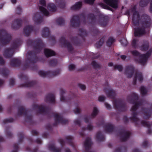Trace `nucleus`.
Wrapping results in <instances>:
<instances>
[{"label":"nucleus","instance_id":"nucleus-1","mask_svg":"<svg viewBox=\"0 0 152 152\" xmlns=\"http://www.w3.org/2000/svg\"><path fill=\"white\" fill-rule=\"evenodd\" d=\"M33 107L36 110L37 113L44 114L49 115L52 114L55 119V122L53 124V126H56L58 123L65 124L68 122V121L64 119L63 116L57 113L53 112L50 108L48 107L43 106V105H33Z\"/></svg>","mask_w":152,"mask_h":152},{"label":"nucleus","instance_id":"nucleus-2","mask_svg":"<svg viewBox=\"0 0 152 152\" xmlns=\"http://www.w3.org/2000/svg\"><path fill=\"white\" fill-rule=\"evenodd\" d=\"M143 105H133L130 110L132 111V116L130 117V120L135 123V125L137 126V122L138 121L139 119L138 118L137 116V114L140 112H142L145 115V118L146 119H148L151 116L152 113V105L150 108H145L142 106Z\"/></svg>","mask_w":152,"mask_h":152},{"label":"nucleus","instance_id":"nucleus-3","mask_svg":"<svg viewBox=\"0 0 152 152\" xmlns=\"http://www.w3.org/2000/svg\"><path fill=\"white\" fill-rule=\"evenodd\" d=\"M29 112V111L28 109H26L23 106L19 105L18 107L17 115L20 116L22 115H24L26 117L25 121L29 123L30 124H34V121L32 119L33 116L31 115H28Z\"/></svg>","mask_w":152,"mask_h":152},{"label":"nucleus","instance_id":"nucleus-4","mask_svg":"<svg viewBox=\"0 0 152 152\" xmlns=\"http://www.w3.org/2000/svg\"><path fill=\"white\" fill-rule=\"evenodd\" d=\"M118 134L120 137V140L121 142H125L129 138L131 133L129 132L126 131L124 129H122L119 132Z\"/></svg>","mask_w":152,"mask_h":152},{"label":"nucleus","instance_id":"nucleus-5","mask_svg":"<svg viewBox=\"0 0 152 152\" xmlns=\"http://www.w3.org/2000/svg\"><path fill=\"white\" fill-rule=\"evenodd\" d=\"M92 144L91 138L89 137H87L84 142L85 152H95L94 151H91L90 149Z\"/></svg>","mask_w":152,"mask_h":152},{"label":"nucleus","instance_id":"nucleus-6","mask_svg":"<svg viewBox=\"0 0 152 152\" xmlns=\"http://www.w3.org/2000/svg\"><path fill=\"white\" fill-rule=\"evenodd\" d=\"M151 53V50H149L145 55H142L139 58V62L141 64H145L147 61L148 57L150 55Z\"/></svg>","mask_w":152,"mask_h":152},{"label":"nucleus","instance_id":"nucleus-7","mask_svg":"<svg viewBox=\"0 0 152 152\" xmlns=\"http://www.w3.org/2000/svg\"><path fill=\"white\" fill-rule=\"evenodd\" d=\"M107 4L114 8H116L118 6V0H103Z\"/></svg>","mask_w":152,"mask_h":152},{"label":"nucleus","instance_id":"nucleus-8","mask_svg":"<svg viewBox=\"0 0 152 152\" xmlns=\"http://www.w3.org/2000/svg\"><path fill=\"white\" fill-rule=\"evenodd\" d=\"M141 124L144 126H146L148 128V130L147 131V133L148 134H150L152 133V130L151 126L152 125V122L150 123L149 122H147L144 120H142L141 122Z\"/></svg>","mask_w":152,"mask_h":152},{"label":"nucleus","instance_id":"nucleus-9","mask_svg":"<svg viewBox=\"0 0 152 152\" xmlns=\"http://www.w3.org/2000/svg\"><path fill=\"white\" fill-rule=\"evenodd\" d=\"M104 129L106 133H111L114 131L115 127L112 124H106L104 127Z\"/></svg>","mask_w":152,"mask_h":152},{"label":"nucleus","instance_id":"nucleus-10","mask_svg":"<svg viewBox=\"0 0 152 152\" xmlns=\"http://www.w3.org/2000/svg\"><path fill=\"white\" fill-rule=\"evenodd\" d=\"M135 28L134 35L135 36H140L144 34L145 33L144 28L143 27L141 28L140 26L139 27Z\"/></svg>","mask_w":152,"mask_h":152},{"label":"nucleus","instance_id":"nucleus-11","mask_svg":"<svg viewBox=\"0 0 152 152\" xmlns=\"http://www.w3.org/2000/svg\"><path fill=\"white\" fill-rule=\"evenodd\" d=\"M104 91L107 96L110 98H113L115 94L114 91L109 88H104Z\"/></svg>","mask_w":152,"mask_h":152},{"label":"nucleus","instance_id":"nucleus-12","mask_svg":"<svg viewBox=\"0 0 152 152\" xmlns=\"http://www.w3.org/2000/svg\"><path fill=\"white\" fill-rule=\"evenodd\" d=\"M114 107L120 112H124L127 109V105H113Z\"/></svg>","mask_w":152,"mask_h":152},{"label":"nucleus","instance_id":"nucleus-13","mask_svg":"<svg viewBox=\"0 0 152 152\" xmlns=\"http://www.w3.org/2000/svg\"><path fill=\"white\" fill-rule=\"evenodd\" d=\"M45 101L46 102H55V95L53 94H49L47 95L45 98Z\"/></svg>","mask_w":152,"mask_h":152},{"label":"nucleus","instance_id":"nucleus-14","mask_svg":"<svg viewBox=\"0 0 152 152\" xmlns=\"http://www.w3.org/2000/svg\"><path fill=\"white\" fill-rule=\"evenodd\" d=\"M66 139L67 143L75 149H76V146L73 142V137L71 136H67Z\"/></svg>","mask_w":152,"mask_h":152},{"label":"nucleus","instance_id":"nucleus-15","mask_svg":"<svg viewBox=\"0 0 152 152\" xmlns=\"http://www.w3.org/2000/svg\"><path fill=\"white\" fill-rule=\"evenodd\" d=\"M96 137V140L98 141H102L105 140L104 135L101 131H99L97 132Z\"/></svg>","mask_w":152,"mask_h":152},{"label":"nucleus","instance_id":"nucleus-16","mask_svg":"<svg viewBox=\"0 0 152 152\" xmlns=\"http://www.w3.org/2000/svg\"><path fill=\"white\" fill-rule=\"evenodd\" d=\"M48 148L49 150L53 152H61V149L59 148H56L55 145L50 144L49 145Z\"/></svg>","mask_w":152,"mask_h":152},{"label":"nucleus","instance_id":"nucleus-17","mask_svg":"<svg viewBox=\"0 0 152 152\" xmlns=\"http://www.w3.org/2000/svg\"><path fill=\"white\" fill-rule=\"evenodd\" d=\"M65 93V90L63 89L61 90L60 100L61 102H65L68 101V99L63 96V94Z\"/></svg>","mask_w":152,"mask_h":152},{"label":"nucleus","instance_id":"nucleus-18","mask_svg":"<svg viewBox=\"0 0 152 152\" xmlns=\"http://www.w3.org/2000/svg\"><path fill=\"white\" fill-rule=\"evenodd\" d=\"M44 53L47 57L53 56L55 55V52L51 50L45 49L44 50Z\"/></svg>","mask_w":152,"mask_h":152},{"label":"nucleus","instance_id":"nucleus-19","mask_svg":"<svg viewBox=\"0 0 152 152\" xmlns=\"http://www.w3.org/2000/svg\"><path fill=\"white\" fill-rule=\"evenodd\" d=\"M11 128V126H6L5 128V134L6 136L9 137H11L12 136V134L10 131Z\"/></svg>","mask_w":152,"mask_h":152},{"label":"nucleus","instance_id":"nucleus-20","mask_svg":"<svg viewBox=\"0 0 152 152\" xmlns=\"http://www.w3.org/2000/svg\"><path fill=\"white\" fill-rule=\"evenodd\" d=\"M139 15L138 13L137 12H134L133 13V16L132 18V20L134 25H136L135 23V21L138 20Z\"/></svg>","mask_w":152,"mask_h":152},{"label":"nucleus","instance_id":"nucleus-21","mask_svg":"<svg viewBox=\"0 0 152 152\" xmlns=\"http://www.w3.org/2000/svg\"><path fill=\"white\" fill-rule=\"evenodd\" d=\"M126 151L127 148L126 147L121 146L117 148L114 152H126Z\"/></svg>","mask_w":152,"mask_h":152},{"label":"nucleus","instance_id":"nucleus-22","mask_svg":"<svg viewBox=\"0 0 152 152\" xmlns=\"http://www.w3.org/2000/svg\"><path fill=\"white\" fill-rule=\"evenodd\" d=\"M143 79V77L141 74L140 73H137L134 78V80L136 81L138 80L139 81H141Z\"/></svg>","mask_w":152,"mask_h":152},{"label":"nucleus","instance_id":"nucleus-23","mask_svg":"<svg viewBox=\"0 0 152 152\" xmlns=\"http://www.w3.org/2000/svg\"><path fill=\"white\" fill-rule=\"evenodd\" d=\"M24 134L23 132H19L18 134V143L20 144L21 143L24 138Z\"/></svg>","mask_w":152,"mask_h":152},{"label":"nucleus","instance_id":"nucleus-24","mask_svg":"<svg viewBox=\"0 0 152 152\" xmlns=\"http://www.w3.org/2000/svg\"><path fill=\"white\" fill-rule=\"evenodd\" d=\"M82 5V3L81 2L76 3L75 5L72 6L71 7L72 10H75L80 8Z\"/></svg>","mask_w":152,"mask_h":152},{"label":"nucleus","instance_id":"nucleus-25","mask_svg":"<svg viewBox=\"0 0 152 152\" xmlns=\"http://www.w3.org/2000/svg\"><path fill=\"white\" fill-rule=\"evenodd\" d=\"M32 30V27L30 26H27L25 27L24 28V31L25 33L28 35Z\"/></svg>","mask_w":152,"mask_h":152},{"label":"nucleus","instance_id":"nucleus-26","mask_svg":"<svg viewBox=\"0 0 152 152\" xmlns=\"http://www.w3.org/2000/svg\"><path fill=\"white\" fill-rule=\"evenodd\" d=\"M98 112L99 111L97 108L96 107H94L93 112L91 115V118H93L95 117L98 114Z\"/></svg>","mask_w":152,"mask_h":152},{"label":"nucleus","instance_id":"nucleus-27","mask_svg":"<svg viewBox=\"0 0 152 152\" xmlns=\"http://www.w3.org/2000/svg\"><path fill=\"white\" fill-rule=\"evenodd\" d=\"M48 8L52 12H54L56 10V6L53 3H51L48 4Z\"/></svg>","mask_w":152,"mask_h":152},{"label":"nucleus","instance_id":"nucleus-28","mask_svg":"<svg viewBox=\"0 0 152 152\" xmlns=\"http://www.w3.org/2000/svg\"><path fill=\"white\" fill-rule=\"evenodd\" d=\"M77 18V16H74L72 17L70 20V24L73 26H75L76 23V20Z\"/></svg>","mask_w":152,"mask_h":152},{"label":"nucleus","instance_id":"nucleus-29","mask_svg":"<svg viewBox=\"0 0 152 152\" xmlns=\"http://www.w3.org/2000/svg\"><path fill=\"white\" fill-rule=\"evenodd\" d=\"M39 9L45 15L47 16L49 15V12L44 7L42 6L40 7Z\"/></svg>","mask_w":152,"mask_h":152},{"label":"nucleus","instance_id":"nucleus-30","mask_svg":"<svg viewBox=\"0 0 152 152\" xmlns=\"http://www.w3.org/2000/svg\"><path fill=\"white\" fill-rule=\"evenodd\" d=\"M140 92L142 95H145L147 94V91L145 87L142 86L140 88Z\"/></svg>","mask_w":152,"mask_h":152},{"label":"nucleus","instance_id":"nucleus-31","mask_svg":"<svg viewBox=\"0 0 152 152\" xmlns=\"http://www.w3.org/2000/svg\"><path fill=\"white\" fill-rule=\"evenodd\" d=\"M14 119L13 118H7L3 121V123L5 124L7 123H11L13 122Z\"/></svg>","mask_w":152,"mask_h":152},{"label":"nucleus","instance_id":"nucleus-32","mask_svg":"<svg viewBox=\"0 0 152 152\" xmlns=\"http://www.w3.org/2000/svg\"><path fill=\"white\" fill-rule=\"evenodd\" d=\"M114 39L113 38H110L107 42V45L108 46H110L113 42Z\"/></svg>","mask_w":152,"mask_h":152},{"label":"nucleus","instance_id":"nucleus-33","mask_svg":"<svg viewBox=\"0 0 152 152\" xmlns=\"http://www.w3.org/2000/svg\"><path fill=\"white\" fill-rule=\"evenodd\" d=\"M106 99L105 96L103 95L99 96L98 98V100L99 102H103Z\"/></svg>","mask_w":152,"mask_h":152},{"label":"nucleus","instance_id":"nucleus-34","mask_svg":"<svg viewBox=\"0 0 152 152\" xmlns=\"http://www.w3.org/2000/svg\"><path fill=\"white\" fill-rule=\"evenodd\" d=\"M13 148L14 150L12 151V152H18L19 149L18 144H14Z\"/></svg>","mask_w":152,"mask_h":152},{"label":"nucleus","instance_id":"nucleus-35","mask_svg":"<svg viewBox=\"0 0 152 152\" xmlns=\"http://www.w3.org/2000/svg\"><path fill=\"white\" fill-rule=\"evenodd\" d=\"M59 142L60 143L61 147L62 148L65 144L64 140L61 138L59 139L58 140Z\"/></svg>","mask_w":152,"mask_h":152},{"label":"nucleus","instance_id":"nucleus-36","mask_svg":"<svg viewBox=\"0 0 152 152\" xmlns=\"http://www.w3.org/2000/svg\"><path fill=\"white\" fill-rule=\"evenodd\" d=\"M148 45L147 43L145 45H143L141 48V49L142 51H145L148 48Z\"/></svg>","mask_w":152,"mask_h":152},{"label":"nucleus","instance_id":"nucleus-37","mask_svg":"<svg viewBox=\"0 0 152 152\" xmlns=\"http://www.w3.org/2000/svg\"><path fill=\"white\" fill-rule=\"evenodd\" d=\"M93 128V127L91 125H88L87 127H83L82 128V130H85L86 129H87L88 130H91Z\"/></svg>","mask_w":152,"mask_h":152},{"label":"nucleus","instance_id":"nucleus-38","mask_svg":"<svg viewBox=\"0 0 152 152\" xmlns=\"http://www.w3.org/2000/svg\"><path fill=\"white\" fill-rule=\"evenodd\" d=\"M121 44L123 46H126L127 44V40L125 38H123L120 42Z\"/></svg>","mask_w":152,"mask_h":152},{"label":"nucleus","instance_id":"nucleus-39","mask_svg":"<svg viewBox=\"0 0 152 152\" xmlns=\"http://www.w3.org/2000/svg\"><path fill=\"white\" fill-rule=\"evenodd\" d=\"M114 68L117 69L119 71H121L122 69V67L121 65H116L114 66Z\"/></svg>","mask_w":152,"mask_h":152},{"label":"nucleus","instance_id":"nucleus-40","mask_svg":"<svg viewBox=\"0 0 152 152\" xmlns=\"http://www.w3.org/2000/svg\"><path fill=\"white\" fill-rule=\"evenodd\" d=\"M74 112L75 114H78L80 113L81 112L80 109L79 108L77 107L74 110Z\"/></svg>","mask_w":152,"mask_h":152},{"label":"nucleus","instance_id":"nucleus-41","mask_svg":"<svg viewBox=\"0 0 152 152\" xmlns=\"http://www.w3.org/2000/svg\"><path fill=\"white\" fill-rule=\"evenodd\" d=\"M123 120L125 124H126L129 122V119L127 116L125 115L124 116Z\"/></svg>","mask_w":152,"mask_h":152},{"label":"nucleus","instance_id":"nucleus-42","mask_svg":"<svg viewBox=\"0 0 152 152\" xmlns=\"http://www.w3.org/2000/svg\"><path fill=\"white\" fill-rule=\"evenodd\" d=\"M92 65L95 68H97L99 66V64L94 61H93L92 62Z\"/></svg>","mask_w":152,"mask_h":152},{"label":"nucleus","instance_id":"nucleus-43","mask_svg":"<svg viewBox=\"0 0 152 152\" xmlns=\"http://www.w3.org/2000/svg\"><path fill=\"white\" fill-rule=\"evenodd\" d=\"M18 60L16 58L13 59L11 61V64L13 65H15V64L18 62Z\"/></svg>","mask_w":152,"mask_h":152},{"label":"nucleus","instance_id":"nucleus-44","mask_svg":"<svg viewBox=\"0 0 152 152\" xmlns=\"http://www.w3.org/2000/svg\"><path fill=\"white\" fill-rule=\"evenodd\" d=\"M79 87L82 90H84L86 88V87L85 85L82 84H79Z\"/></svg>","mask_w":152,"mask_h":152},{"label":"nucleus","instance_id":"nucleus-45","mask_svg":"<svg viewBox=\"0 0 152 152\" xmlns=\"http://www.w3.org/2000/svg\"><path fill=\"white\" fill-rule=\"evenodd\" d=\"M132 54L134 56H138L139 55V53L136 50H134L132 52Z\"/></svg>","mask_w":152,"mask_h":152},{"label":"nucleus","instance_id":"nucleus-46","mask_svg":"<svg viewBox=\"0 0 152 152\" xmlns=\"http://www.w3.org/2000/svg\"><path fill=\"white\" fill-rule=\"evenodd\" d=\"M90 117L88 116H86L84 118V119L85 122L88 123L89 122V118Z\"/></svg>","mask_w":152,"mask_h":152},{"label":"nucleus","instance_id":"nucleus-47","mask_svg":"<svg viewBox=\"0 0 152 152\" xmlns=\"http://www.w3.org/2000/svg\"><path fill=\"white\" fill-rule=\"evenodd\" d=\"M95 0H84L85 2L87 3L92 4L93 3Z\"/></svg>","mask_w":152,"mask_h":152},{"label":"nucleus","instance_id":"nucleus-48","mask_svg":"<svg viewBox=\"0 0 152 152\" xmlns=\"http://www.w3.org/2000/svg\"><path fill=\"white\" fill-rule=\"evenodd\" d=\"M74 122L75 124L76 125H78L79 126H80L81 124L80 121L78 120H77L74 121Z\"/></svg>","mask_w":152,"mask_h":152},{"label":"nucleus","instance_id":"nucleus-49","mask_svg":"<svg viewBox=\"0 0 152 152\" xmlns=\"http://www.w3.org/2000/svg\"><path fill=\"white\" fill-rule=\"evenodd\" d=\"M31 132L33 135H37L38 134V132L36 130H32Z\"/></svg>","mask_w":152,"mask_h":152},{"label":"nucleus","instance_id":"nucleus-50","mask_svg":"<svg viewBox=\"0 0 152 152\" xmlns=\"http://www.w3.org/2000/svg\"><path fill=\"white\" fill-rule=\"evenodd\" d=\"M75 68V66L73 64H70L69 66V70H73Z\"/></svg>","mask_w":152,"mask_h":152},{"label":"nucleus","instance_id":"nucleus-51","mask_svg":"<svg viewBox=\"0 0 152 152\" xmlns=\"http://www.w3.org/2000/svg\"><path fill=\"white\" fill-rule=\"evenodd\" d=\"M49 32V30L48 28H45L43 29V32L44 34L48 33Z\"/></svg>","mask_w":152,"mask_h":152},{"label":"nucleus","instance_id":"nucleus-52","mask_svg":"<svg viewBox=\"0 0 152 152\" xmlns=\"http://www.w3.org/2000/svg\"><path fill=\"white\" fill-rule=\"evenodd\" d=\"M46 129L48 130H50L52 129V126L50 124H48L46 126Z\"/></svg>","mask_w":152,"mask_h":152},{"label":"nucleus","instance_id":"nucleus-53","mask_svg":"<svg viewBox=\"0 0 152 152\" xmlns=\"http://www.w3.org/2000/svg\"><path fill=\"white\" fill-rule=\"evenodd\" d=\"M40 4L42 6H44L45 3V0H40Z\"/></svg>","mask_w":152,"mask_h":152},{"label":"nucleus","instance_id":"nucleus-54","mask_svg":"<svg viewBox=\"0 0 152 152\" xmlns=\"http://www.w3.org/2000/svg\"><path fill=\"white\" fill-rule=\"evenodd\" d=\"M39 74L42 76H44L46 75L45 72L42 71H39Z\"/></svg>","mask_w":152,"mask_h":152},{"label":"nucleus","instance_id":"nucleus-55","mask_svg":"<svg viewBox=\"0 0 152 152\" xmlns=\"http://www.w3.org/2000/svg\"><path fill=\"white\" fill-rule=\"evenodd\" d=\"M148 142L147 141H144L142 144V145L144 147H146L147 146Z\"/></svg>","mask_w":152,"mask_h":152},{"label":"nucleus","instance_id":"nucleus-56","mask_svg":"<svg viewBox=\"0 0 152 152\" xmlns=\"http://www.w3.org/2000/svg\"><path fill=\"white\" fill-rule=\"evenodd\" d=\"M12 110V107L10 106L7 109V112L8 113H11Z\"/></svg>","mask_w":152,"mask_h":152},{"label":"nucleus","instance_id":"nucleus-57","mask_svg":"<svg viewBox=\"0 0 152 152\" xmlns=\"http://www.w3.org/2000/svg\"><path fill=\"white\" fill-rule=\"evenodd\" d=\"M120 103V101L118 100H114V101L113 104H118Z\"/></svg>","mask_w":152,"mask_h":152},{"label":"nucleus","instance_id":"nucleus-58","mask_svg":"<svg viewBox=\"0 0 152 152\" xmlns=\"http://www.w3.org/2000/svg\"><path fill=\"white\" fill-rule=\"evenodd\" d=\"M35 142L37 144H40L41 143L42 141L40 139H37L35 141Z\"/></svg>","mask_w":152,"mask_h":152},{"label":"nucleus","instance_id":"nucleus-59","mask_svg":"<svg viewBox=\"0 0 152 152\" xmlns=\"http://www.w3.org/2000/svg\"><path fill=\"white\" fill-rule=\"evenodd\" d=\"M101 7H102V8H104V9H107V7L104 4H100Z\"/></svg>","mask_w":152,"mask_h":152},{"label":"nucleus","instance_id":"nucleus-60","mask_svg":"<svg viewBox=\"0 0 152 152\" xmlns=\"http://www.w3.org/2000/svg\"><path fill=\"white\" fill-rule=\"evenodd\" d=\"M42 137L45 138H47L48 137V134L46 133H44L42 135Z\"/></svg>","mask_w":152,"mask_h":152},{"label":"nucleus","instance_id":"nucleus-61","mask_svg":"<svg viewBox=\"0 0 152 152\" xmlns=\"http://www.w3.org/2000/svg\"><path fill=\"white\" fill-rule=\"evenodd\" d=\"M137 41V40L136 39H134L132 41V45L134 47L135 46V44L136 43Z\"/></svg>","mask_w":152,"mask_h":152},{"label":"nucleus","instance_id":"nucleus-62","mask_svg":"<svg viewBox=\"0 0 152 152\" xmlns=\"http://www.w3.org/2000/svg\"><path fill=\"white\" fill-rule=\"evenodd\" d=\"M133 152H141V151L138 149H135L133 150Z\"/></svg>","mask_w":152,"mask_h":152},{"label":"nucleus","instance_id":"nucleus-63","mask_svg":"<svg viewBox=\"0 0 152 152\" xmlns=\"http://www.w3.org/2000/svg\"><path fill=\"white\" fill-rule=\"evenodd\" d=\"M105 107L108 110H110L111 108V105H105Z\"/></svg>","mask_w":152,"mask_h":152},{"label":"nucleus","instance_id":"nucleus-64","mask_svg":"<svg viewBox=\"0 0 152 152\" xmlns=\"http://www.w3.org/2000/svg\"><path fill=\"white\" fill-rule=\"evenodd\" d=\"M65 152H71V151L70 149L68 148H67L65 150Z\"/></svg>","mask_w":152,"mask_h":152}]
</instances>
